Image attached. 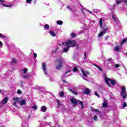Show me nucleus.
<instances>
[{
	"label": "nucleus",
	"instance_id": "nucleus-58",
	"mask_svg": "<svg viewBox=\"0 0 127 127\" xmlns=\"http://www.w3.org/2000/svg\"><path fill=\"white\" fill-rule=\"evenodd\" d=\"M2 92V91H1V89H0V93H1Z\"/></svg>",
	"mask_w": 127,
	"mask_h": 127
},
{
	"label": "nucleus",
	"instance_id": "nucleus-2",
	"mask_svg": "<svg viewBox=\"0 0 127 127\" xmlns=\"http://www.w3.org/2000/svg\"><path fill=\"white\" fill-rule=\"evenodd\" d=\"M63 45L64 46H68L70 47H75L77 45V43L75 40H68L65 43H63Z\"/></svg>",
	"mask_w": 127,
	"mask_h": 127
},
{
	"label": "nucleus",
	"instance_id": "nucleus-21",
	"mask_svg": "<svg viewBox=\"0 0 127 127\" xmlns=\"http://www.w3.org/2000/svg\"><path fill=\"white\" fill-rule=\"evenodd\" d=\"M13 101H15V102H18L19 103V100H20V98L18 97H13L12 98Z\"/></svg>",
	"mask_w": 127,
	"mask_h": 127
},
{
	"label": "nucleus",
	"instance_id": "nucleus-25",
	"mask_svg": "<svg viewBox=\"0 0 127 127\" xmlns=\"http://www.w3.org/2000/svg\"><path fill=\"white\" fill-rule=\"evenodd\" d=\"M114 49L115 51H117V52H119V51H120V48H119V47H114Z\"/></svg>",
	"mask_w": 127,
	"mask_h": 127
},
{
	"label": "nucleus",
	"instance_id": "nucleus-5",
	"mask_svg": "<svg viewBox=\"0 0 127 127\" xmlns=\"http://www.w3.org/2000/svg\"><path fill=\"white\" fill-rule=\"evenodd\" d=\"M105 82L109 87H111V83H112V85H116V81L115 80H113L110 78H108L107 77L105 78Z\"/></svg>",
	"mask_w": 127,
	"mask_h": 127
},
{
	"label": "nucleus",
	"instance_id": "nucleus-22",
	"mask_svg": "<svg viewBox=\"0 0 127 127\" xmlns=\"http://www.w3.org/2000/svg\"><path fill=\"white\" fill-rule=\"evenodd\" d=\"M108 106V104H107V100H104V102L103 104V107L104 108H106Z\"/></svg>",
	"mask_w": 127,
	"mask_h": 127
},
{
	"label": "nucleus",
	"instance_id": "nucleus-16",
	"mask_svg": "<svg viewBox=\"0 0 127 127\" xmlns=\"http://www.w3.org/2000/svg\"><path fill=\"white\" fill-rule=\"evenodd\" d=\"M91 92V91L90 90V89H89L88 88H86L83 93L84 94H85V95H89V93Z\"/></svg>",
	"mask_w": 127,
	"mask_h": 127
},
{
	"label": "nucleus",
	"instance_id": "nucleus-20",
	"mask_svg": "<svg viewBox=\"0 0 127 127\" xmlns=\"http://www.w3.org/2000/svg\"><path fill=\"white\" fill-rule=\"evenodd\" d=\"M66 46V47L64 49L63 52H67V51H69V48H70V47H68V46Z\"/></svg>",
	"mask_w": 127,
	"mask_h": 127
},
{
	"label": "nucleus",
	"instance_id": "nucleus-53",
	"mask_svg": "<svg viewBox=\"0 0 127 127\" xmlns=\"http://www.w3.org/2000/svg\"><path fill=\"white\" fill-rule=\"evenodd\" d=\"M0 1L1 2H2V3L4 2V1H3V0H0Z\"/></svg>",
	"mask_w": 127,
	"mask_h": 127
},
{
	"label": "nucleus",
	"instance_id": "nucleus-9",
	"mask_svg": "<svg viewBox=\"0 0 127 127\" xmlns=\"http://www.w3.org/2000/svg\"><path fill=\"white\" fill-rule=\"evenodd\" d=\"M81 72L83 74L84 77H87V75H89L90 73L87 71V70H84V69L81 68Z\"/></svg>",
	"mask_w": 127,
	"mask_h": 127
},
{
	"label": "nucleus",
	"instance_id": "nucleus-63",
	"mask_svg": "<svg viewBox=\"0 0 127 127\" xmlns=\"http://www.w3.org/2000/svg\"><path fill=\"white\" fill-rule=\"evenodd\" d=\"M126 55H127V53H126Z\"/></svg>",
	"mask_w": 127,
	"mask_h": 127
},
{
	"label": "nucleus",
	"instance_id": "nucleus-46",
	"mask_svg": "<svg viewBox=\"0 0 127 127\" xmlns=\"http://www.w3.org/2000/svg\"><path fill=\"white\" fill-rule=\"evenodd\" d=\"M17 93L18 94H21V91L20 90H18Z\"/></svg>",
	"mask_w": 127,
	"mask_h": 127
},
{
	"label": "nucleus",
	"instance_id": "nucleus-26",
	"mask_svg": "<svg viewBox=\"0 0 127 127\" xmlns=\"http://www.w3.org/2000/svg\"><path fill=\"white\" fill-rule=\"evenodd\" d=\"M123 1H124V0H120V1H119L118 0H116V2H117V4H120V3L123 2Z\"/></svg>",
	"mask_w": 127,
	"mask_h": 127
},
{
	"label": "nucleus",
	"instance_id": "nucleus-31",
	"mask_svg": "<svg viewBox=\"0 0 127 127\" xmlns=\"http://www.w3.org/2000/svg\"><path fill=\"white\" fill-rule=\"evenodd\" d=\"M67 8H68V9H69L70 11L73 12V9L69 6H67Z\"/></svg>",
	"mask_w": 127,
	"mask_h": 127
},
{
	"label": "nucleus",
	"instance_id": "nucleus-35",
	"mask_svg": "<svg viewBox=\"0 0 127 127\" xmlns=\"http://www.w3.org/2000/svg\"><path fill=\"white\" fill-rule=\"evenodd\" d=\"M2 5H3V6H6L7 7H10V6H13V5H5L4 4H2Z\"/></svg>",
	"mask_w": 127,
	"mask_h": 127
},
{
	"label": "nucleus",
	"instance_id": "nucleus-14",
	"mask_svg": "<svg viewBox=\"0 0 127 127\" xmlns=\"http://www.w3.org/2000/svg\"><path fill=\"white\" fill-rule=\"evenodd\" d=\"M68 90L69 91V92H70L74 95H75L76 96H77V95H78V92H77L76 91H74L73 89H72L71 88H68Z\"/></svg>",
	"mask_w": 127,
	"mask_h": 127
},
{
	"label": "nucleus",
	"instance_id": "nucleus-17",
	"mask_svg": "<svg viewBox=\"0 0 127 127\" xmlns=\"http://www.w3.org/2000/svg\"><path fill=\"white\" fill-rule=\"evenodd\" d=\"M22 78H24V79H29V78L30 77V75L29 74H22Z\"/></svg>",
	"mask_w": 127,
	"mask_h": 127
},
{
	"label": "nucleus",
	"instance_id": "nucleus-57",
	"mask_svg": "<svg viewBox=\"0 0 127 127\" xmlns=\"http://www.w3.org/2000/svg\"><path fill=\"white\" fill-rule=\"evenodd\" d=\"M86 54H84V58H86Z\"/></svg>",
	"mask_w": 127,
	"mask_h": 127
},
{
	"label": "nucleus",
	"instance_id": "nucleus-10",
	"mask_svg": "<svg viewBox=\"0 0 127 127\" xmlns=\"http://www.w3.org/2000/svg\"><path fill=\"white\" fill-rule=\"evenodd\" d=\"M7 101H8V97H6L1 101V104H2V105H6V103H7Z\"/></svg>",
	"mask_w": 127,
	"mask_h": 127
},
{
	"label": "nucleus",
	"instance_id": "nucleus-48",
	"mask_svg": "<svg viewBox=\"0 0 127 127\" xmlns=\"http://www.w3.org/2000/svg\"><path fill=\"white\" fill-rule=\"evenodd\" d=\"M107 61H108V62H110V61H112V58H109V59L107 60Z\"/></svg>",
	"mask_w": 127,
	"mask_h": 127
},
{
	"label": "nucleus",
	"instance_id": "nucleus-37",
	"mask_svg": "<svg viewBox=\"0 0 127 127\" xmlns=\"http://www.w3.org/2000/svg\"><path fill=\"white\" fill-rule=\"evenodd\" d=\"M85 10H86L84 8H82L81 9V12L85 15Z\"/></svg>",
	"mask_w": 127,
	"mask_h": 127
},
{
	"label": "nucleus",
	"instance_id": "nucleus-43",
	"mask_svg": "<svg viewBox=\"0 0 127 127\" xmlns=\"http://www.w3.org/2000/svg\"><path fill=\"white\" fill-rule=\"evenodd\" d=\"M27 3H30V2H31V1H32V0H26Z\"/></svg>",
	"mask_w": 127,
	"mask_h": 127
},
{
	"label": "nucleus",
	"instance_id": "nucleus-51",
	"mask_svg": "<svg viewBox=\"0 0 127 127\" xmlns=\"http://www.w3.org/2000/svg\"><path fill=\"white\" fill-rule=\"evenodd\" d=\"M13 106H16V102L15 101V102L13 103Z\"/></svg>",
	"mask_w": 127,
	"mask_h": 127
},
{
	"label": "nucleus",
	"instance_id": "nucleus-62",
	"mask_svg": "<svg viewBox=\"0 0 127 127\" xmlns=\"http://www.w3.org/2000/svg\"><path fill=\"white\" fill-rule=\"evenodd\" d=\"M50 125H51V123L50 122Z\"/></svg>",
	"mask_w": 127,
	"mask_h": 127
},
{
	"label": "nucleus",
	"instance_id": "nucleus-64",
	"mask_svg": "<svg viewBox=\"0 0 127 127\" xmlns=\"http://www.w3.org/2000/svg\"><path fill=\"white\" fill-rule=\"evenodd\" d=\"M80 32H82V31H80Z\"/></svg>",
	"mask_w": 127,
	"mask_h": 127
},
{
	"label": "nucleus",
	"instance_id": "nucleus-45",
	"mask_svg": "<svg viewBox=\"0 0 127 127\" xmlns=\"http://www.w3.org/2000/svg\"><path fill=\"white\" fill-rule=\"evenodd\" d=\"M115 66L116 67V68H119V67H120V64H116L115 65Z\"/></svg>",
	"mask_w": 127,
	"mask_h": 127
},
{
	"label": "nucleus",
	"instance_id": "nucleus-32",
	"mask_svg": "<svg viewBox=\"0 0 127 127\" xmlns=\"http://www.w3.org/2000/svg\"><path fill=\"white\" fill-rule=\"evenodd\" d=\"M93 12H96V13H97L99 11V10L98 9H93Z\"/></svg>",
	"mask_w": 127,
	"mask_h": 127
},
{
	"label": "nucleus",
	"instance_id": "nucleus-19",
	"mask_svg": "<svg viewBox=\"0 0 127 127\" xmlns=\"http://www.w3.org/2000/svg\"><path fill=\"white\" fill-rule=\"evenodd\" d=\"M46 107H45V106H42L41 107V111L42 112H43V113H45V112H46Z\"/></svg>",
	"mask_w": 127,
	"mask_h": 127
},
{
	"label": "nucleus",
	"instance_id": "nucleus-61",
	"mask_svg": "<svg viewBox=\"0 0 127 127\" xmlns=\"http://www.w3.org/2000/svg\"><path fill=\"white\" fill-rule=\"evenodd\" d=\"M29 118H30V115H29L28 119H29Z\"/></svg>",
	"mask_w": 127,
	"mask_h": 127
},
{
	"label": "nucleus",
	"instance_id": "nucleus-7",
	"mask_svg": "<svg viewBox=\"0 0 127 127\" xmlns=\"http://www.w3.org/2000/svg\"><path fill=\"white\" fill-rule=\"evenodd\" d=\"M69 67L70 69H72L73 67V68L72 69V71L73 72H77V71H78V68H77V67L75 66V64H71Z\"/></svg>",
	"mask_w": 127,
	"mask_h": 127
},
{
	"label": "nucleus",
	"instance_id": "nucleus-41",
	"mask_svg": "<svg viewBox=\"0 0 127 127\" xmlns=\"http://www.w3.org/2000/svg\"><path fill=\"white\" fill-rule=\"evenodd\" d=\"M12 63H16V60H15V59H12Z\"/></svg>",
	"mask_w": 127,
	"mask_h": 127
},
{
	"label": "nucleus",
	"instance_id": "nucleus-15",
	"mask_svg": "<svg viewBox=\"0 0 127 127\" xmlns=\"http://www.w3.org/2000/svg\"><path fill=\"white\" fill-rule=\"evenodd\" d=\"M104 23V20L102 18L99 19V25L101 28H103V23Z\"/></svg>",
	"mask_w": 127,
	"mask_h": 127
},
{
	"label": "nucleus",
	"instance_id": "nucleus-30",
	"mask_svg": "<svg viewBox=\"0 0 127 127\" xmlns=\"http://www.w3.org/2000/svg\"><path fill=\"white\" fill-rule=\"evenodd\" d=\"M32 109H33L34 110H37V106L36 105H34L32 107Z\"/></svg>",
	"mask_w": 127,
	"mask_h": 127
},
{
	"label": "nucleus",
	"instance_id": "nucleus-27",
	"mask_svg": "<svg viewBox=\"0 0 127 127\" xmlns=\"http://www.w3.org/2000/svg\"><path fill=\"white\" fill-rule=\"evenodd\" d=\"M72 38H75L76 37V34L72 33L71 34Z\"/></svg>",
	"mask_w": 127,
	"mask_h": 127
},
{
	"label": "nucleus",
	"instance_id": "nucleus-18",
	"mask_svg": "<svg viewBox=\"0 0 127 127\" xmlns=\"http://www.w3.org/2000/svg\"><path fill=\"white\" fill-rule=\"evenodd\" d=\"M49 33H50V35H51L53 37H56V33L54 32L53 31H50Z\"/></svg>",
	"mask_w": 127,
	"mask_h": 127
},
{
	"label": "nucleus",
	"instance_id": "nucleus-8",
	"mask_svg": "<svg viewBox=\"0 0 127 127\" xmlns=\"http://www.w3.org/2000/svg\"><path fill=\"white\" fill-rule=\"evenodd\" d=\"M108 30V28H106L105 29L102 30V31L100 33V34L98 35V37H101L104 35L107 32V31Z\"/></svg>",
	"mask_w": 127,
	"mask_h": 127
},
{
	"label": "nucleus",
	"instance_id": "nucleus-24",
	"mask_svg": "<svg viewBox=\"0 0 127 127\" xmlns=\"http://www.w3.org/2000/svg\"><path fill=\"white\" fill-rule=\"evenodd\" d=\"M57 24H59V25H61V24H63V21L59 20V21H57Z\"/></svg>",
	"mask_w": 127,
	"mask_h": 127
},
{
	"label": "nucleus",
	"instance_id": "nucleus-4",
	"mask_svg": "<svg viewBox=\"0 0 127 127\" xmlns=\"http://www.w3.org/2000/svg\"><path fill=\"white\" fill-rule=\"evenodd\" d=\"M121 96H123V99H126L127 97V90H126V87L122 86L121 87V92L120 93Z\"/></svg>",
	"mask_w": 127,
	"mask_h": 127
},
{
	"label": "nucleus",
	"instance_id": "nucleus-42",
	"mask_svg": "<svg viewBox=\"0 0 127 127\" xmlns=\"http://www.w3.org/2000/svg\"><path fill=\"white\" fill-rule=\"evenodd\" d=\"M95 96H97V97H98V98H100V95H99V94H98V92H95Z\"/></svg>",
	"mask_w": 127,
	"mask_h": 127
},
{
	"label": "nucleus",
	"instance_id": "nucleus-60",
	"mask_svg": "<svg viewBox=\"0 0 127 127\" xmlns=\"http://www.w3.org/2000/svg\"><path fill=\"white\" fill-rule=\"evenodd\" d=\"M64 83H66V81H65V80H64L63 81Z\"/></svg>",
	"mask_w": 127,
	"mask_h": 127
},
{
	"label": "nucleus",
	"instance_id": "nucleus-52",
	"mask_svg": "<svg viewBox=\"0 0 127 127\" xmlns=\"http://www.w3.org/2000/svg\"><path fill=\"white\" fill-rule=\"evenodd\" d=\"M21 87H23V82H21Z\"/></svg>",
	"mask_w": 127,
	"mask_h": 127
},
{
	"label": "nucleus",
	"instance_id": "nucleus-56",
	"mask_svg": "<svg viewBox=\"0 0 127 127\" xmlns=\"http://www.w3.org/2000/svg\"><path fill=\"white\" fill-rule=\"evenodd\" d=\"M78 48H79V46L77 45L76 47V49H78Z\"/></svg>",
	"mask_w": 127,
	"mask_h": 127
},
{
	"label": "nucleus",
	"instance_id": "nucleus-39",
	"mask_svg": "<svg viewBox=\"0 0 127 127\" xmlns=\"http://www.w3.org/2000/svg\"><path fill=\"white\" fill-rule=\"evenodd\" d=\"M45 28L46 29H49V25L48 24H46L45 25Z\"/></svg>",
	"mask_w": 127,
	"mask_h": 127
},
{
	"label": "nucleus",
	"instance_id": "nucleus-1",
	"mask_svg": "<svg viewBox=\"0 0 127 127\" xmlns=\"http://www.w3.org/2000/svg\"><path fill=\"white\" fill-rule=\"evenodd\" d=\"M63 58H59L56 60V62L58 63V64L56 66V68L57 70H61L62 67H63Z\"/></svg>",
	"mask_w": 127,
	"mask_h": 127
},
{
	"label": "nucleus",
	"instance_id": "nucleus-6",
	"mask_svg": "<svg viewBox=\"0 0 127 127\" xmlns=\"http://www.w3.org/2000/svg\"><path fill=\"white\" fill-rule=\"evenodd\" d=\"M42 69L45 75H48V70L46 67V64L45 63H43L42 64Z\"/></svg>",
	"mask_w": 127,
	"mask_h": 127
},
{
	"label": "nucleus",
	"instance_id": "nucleus-29",
	"mask_svg": "<svg viewBox=\"0 0 127 127\" xmlns=\"http://www.w3.org/2000/svg\"><path fill=\"white\" fill-rule=\"evenodd\" d=\"M127 39H124L122 42V43H121V45H123V43H125V42H127Z\"/></svg>",
	"mask_w": 127,
	"mask_h": 127
},
{
	"label": "nucleus",
	"instance_id": "nucleus-3",
	"mask_svg": "<svg viewBox=\"0 0 127 127\" xmlns=\"http://www.w3.org/2000/svg\"><path fill=\"white\" fill-rule=\"evenodd\" d=\"M71 102L73 105V106H76L77 104H79L80 106H81V109H84V105L83 104V102L80 100H76V99L72 98L71 99Z\"/></svg>",
	"mask_w": 127,
	"mask_h": 127
},
{
	"label": "nucleus",
	"instance_id": "nucleus-55",
	"mask_svg": "<svg viewBox=\"0 0 127 127\" xmlns=\"http://www.w3.org/2000/svg\"><path fill=\"white\" fill-rule=\"evenodd\" d=\"M47 118V116H45V117H44V119L45 120H46Z\"/></svg>",
	"mask_w": 127,
	"mask_h": 127
},
{
	"label": "nucleus",
	"instance_id": "nucleus-50",
	"mask_svg": "<svg viewBox=\"0 0 127 127\" xmlns=\"http://www.w3.org/2000/svg\"><path fill=\"white\" fill-rule=\"evenodd\" d=\"M70 72H71V71L68 70V71L65 73V75H67V73H70Z\"/></svg>",
	"mask_w": 127,
	"mask_h": 127
},
{
	"label": "nucleus",
	"instance_id": "nucleus-28",
	"mask_svg": "<svg viewBox=\"0 0 127 127\" xmlns=\"http://www.w3.org/2000/svg\"><path fill=\"white\" fill-rule=\"evenodd\" d=\"M95 67H97V68H98L99 71H103V69H102V68H101V67L97 65H95Z\"/></svg>",
	"mask_w": 127,
	"mask_h": 127
},
{
	"label": "nucleus",
	"instance_id": "nucleus-13",
	"mask_svg": "<svg viewBox=\"0 0 127 127\" xmlns=\"http://www.w3.org/2000/svg\"><path fill=\"white\" fill-rule=\"evenodd\" d=\"M28 71V69H27V68H25L24 69H22L21 70V72L22 73V75H24V74H26V73H27V71Z\"/></svg>",
	"mask_w": 127,
	"mask_h": 127
},
{
	"label": "nucleus",
	"instance_id": "nucleus-38",
	"mask_svg": "<svg viewBox=\"0 0 127 127\" xmlns=\"http://www.w3.org/2000/svg\"><path fill=\"white\" fill-rule=\"evenodd\" d=\"M58 49H59V48H57L55 50L53 51V53H56V52H57V50H58Z\"/></svg>",
	"mask_w": 127,
	"mask_h": 127
},
{
	"label": "nucleus",
	"instance_id": "nucleus-12",
	"mask_svg": "<svg viewBox=\"0 0 127 127\" xmlns=\"http://www.w3.org/2000/svg\"><path fill=\"white\" fill-rule=\"evenodd\" d=\"M112 18H113V19H114V20L115 21V22H117V23H118V22H119V18H118V17H117L116 15H113Z\"/></svg>",
	"mask_w": 127,
	"mask_h": 127
},
{
	"label": "nucleus",
	"instance_id": "nucleus-44",
	"mask_svg": "<svg viewBox=\"0 0 127 127\" xmlns=\"http://www.w3.org/2000/svg\"><path fill=\"white\" fill-rule=\"evenodd\" d=\"M0 37H3L4 38H5V37H6L5 36H3V35H2L0 33Z\"/></svg>",
	"mask_w": 127,
	"mask_h": 127
},
{
	"label": "nucleus",
	"instance_id": "nucleus-33",
	"mask_svg": "<svg viewBox=\"0 0 127 127\" xmlns=\"http://www.w3.org/2000/svg\"><path fill=\"white\" fill-rule=\"evenodd\" d=\"M57 103H58V107H60V100H59V99H57Z\"/></svg>",
	"mask_w": 127,
	"mask_h": 127
},
{
	"label": "nucleus",
	"instance_id": "nucleus-47",
	"mask_svg": "<svg viewBox=\"0 0 127 127\" xmlns=\"http://www.w3.org/2000/svg\"><path fill=\"white\" fill-rule=\"evenodd\" d=\"M34 57H35V58H36V57H37V55L36 54V53H34Z\"/></svg>",
	"mask_w": 127,
	"mask_h": 127
},
{
	"label": "nucleus",
	"instance_id": "nucleus-54",
	"mask_svg": "<svg viewBox=\"0 0 127 127\" xmlns=\"http://www.w3.org/2000/svg\"><path fill=\"white\" fill-rule=\"evenodd\" d=\"M2 45V43H1V42L0 41V46H1Z\"/></svg>",
	"mask_w": 127,
	"mask_h": 127
},
{
	"label": "nucleus",
	"instance_id": "nucleus-40",
	"mask_svg": "<svg viewBox=\"0 0 127 127\" xmlns=\"http://www.w3.org/2000/svg\"><path fill=\"white\" fill-rule=\"evenodd\" d=\"M93 120H94V121H98V117H97V116H95L94 117Z\"/></svg>",
	"mask_w": 127,
	"mask_h": 127
},
{
	"label": "nucleus",
	"instance_id": "nucleus-36",
	"mask_svg": "<svg viewBox=\"0 0 127 127\" xmlns=\"http://www.w3.org/2000/svg\"><path fill=\"white\" fill-rule=\"evenodd\" d=\"M92 111L95 113H99V110L97 109H92Z\"/></svg>",
	"mask_w": 127,
	"mask_h": 127
},
{
	"label": "nucleus",
	"instance_id": "nucleus-34",
	"mask_svg": "<svg viewBox=\"0 0 127 127\" xmlns=\"http://www.w3.org/2000/svg\"><path fill=\"white\" fill-rule=\"evenodd\" d=\"M125 107H127V102H125L123 105V108H125Z\"/></svg>",
	"mask_w": 127,
	"mask_h": 127
},
{
	"label": "nucleus",
	"instance_id": "nucleus-23",
	"mask_svg": "<svg viewBox=\"0 0 127 127\" xmlns=\"http://www.w3.org/2000/svg\"><path fill=\"white\" fill-rule=\"evenodd\" d=\"M60 97H61V98H62L63 97H64V91H62L60 92Z\"/></svg>",
	"mask_w": 127,
	"mask_h": 127
},
{
	"label": "nucleus",
	"instance_id": "nucleus-59",
	"mask_svg": "<svg viewBox=\"0 0 127 127\" xmlns=\"http://www.w3.org/2000/svg\"><path fill=\"white\" fill-rule=\"evenodd\" d=\"M84 79V80H85V81H87V79H86V78H83Z\"/></svg>",
	"mask_w": 127,
	"mask_h": 127
},
{
	"label": "nucleus",
	"instance_id": "nucleus-49",
	"mask_svg": "<svg viewBox=\"0 0 127 127\" xmlns=\"http://www.w3.org/2000/svg\"><path fill=\"white\" fill-rule=\"evenodd\" d=\"M86 10V11H88V12H89V13H91V14H93V13L92 12L90 11L89 10Z\"/></svg>",
	"mask_w": 127,
	"mask_h": 127
},
{
	"label": "nucleus",
	"instance_id": "nucleus-11",
	"mask_svg": "<svg viewBox=\"0 0 127 127\" xmlns=\"http://www.w3.org/2000/svg\"><path fill=\"white\" fill-rule=\"evenodd\" d=\"M19 103L20 105V106H24L25 105H26V100L25 99H23L22 101H19Z\"/></svg>",
	"mask_w": 127,
	"mask_h": 127
}]
</instances>
